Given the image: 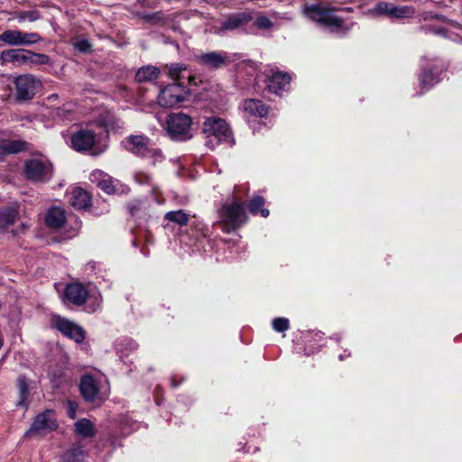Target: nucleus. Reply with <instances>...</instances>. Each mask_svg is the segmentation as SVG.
I'll return each mask as SVG.
<instances>
[{
  "label": "nucleus",
  "mask_w": 462,
  "mask_h": 462,
  "mask_svg": "<svg viewBox=\"0 0 462 462\" xmlns=\"http://www.w3.org/2000/svg\"><path fill=\"white\" fill-rule=\"evenodd\" d=\"M272 327L277 332H284L289 329L290 322L286 318H276L273 320Z\"/></svg>",
  "instance_id": "36"
},
{
  "label": "nucleus",
  "mask_w": 462,
  "mask_h": 462,
  "mask_svg": "<svg viewBox=\"0 0 462 462\" xmlns=\"http://www.w3.org/2000/svg\"><path fill=\"white\" fill-rule=\"evenodd\" d=\"M67 408H68V415L71 419H75L76 415H77L78 405L73 402H68Z\"/></svg>",
  "instance_id": "40"
},
{
  "label": "nucleus",
  "mask_w": 462,
  "mask_h": 462,
  "mask_svg": "<svg viewBox=\"0 0 462 462\" xmlns=\"http://www.w3.org/2000/svg\"><path fill=\"white\" fill-rule=\"evenodd\" d=\"M97 135L91 130H79L70 138L71 147L77 152H88L96 143Z\"/></svg>",
  "instance_id": "15"
},
{
  "label": "nucleus",
  "mask_w": 462,
  "mask_h": 462,
  "mask_svg": "<svg viewBox=\"0 0 462 462\" xmlns=\"http://www.w3.org/2000/svg\"><path fill=\"white\" fill-rule=\"evenodd\" d=\"M83 457V450L80 448H73L63 456L61 462H82Z\"/></svg>",
  "instance_id": "34"
},
{
  "label": "nucleus",
  "mask_w": 462,
  "mask_h": 462,
  "mask_svg": "<svg viewBox=\"0 0 462 462\" xmlns=\"http://www.w3.org/2000/svg\"><path fill=\"white\" fill-rule=\"evenodd\" d=\"M2 346H3V339H2V337H0V349L2 348Z\"/></svg>",
  "instance_id": "41"
},
{
  "label": "nucleus",
  "mask_w": 462,
  "mask_h": 462,
  "mask_svg": "<svg viewBox=\"0 0 462 462\" xmlns=\"http://www.w3.org/2000/svg\"><path fill=\"white\" fill-rule=\"evenodd\" d=\"M55 326L59 331L77 343H81L85 339L83 328L69 319L58 318Z\"/></svg>",
  "instance_id": "16"
},
{
  "label": "nucleus",
  "mask_w": 462,
  "mask_h": 462,
  "mask_svg": "<svg viewBox=\"0 0 462 462\" xmlns=\"http://www.w3.org/2000/svg\"><path fill=\"white\" fill-rule=\"evenodd\" d=\"M202 133L207 139L206 145L210 149L221 143H234L232 132L225 120L209 116L205 119L202 125Z\"/></svg>",
  "instance_id": "1"
},
{
  "label": "nucleus",
  "mask_w": 462,
  "mask_h": 462,
  "mask_svg": "<svg viewBox=\"0 0 462 462\" xmlns=\"http://www.w3.org/2000/svg\"><path fill=\"white\" fill-rule=\"evenodd\" d=\"M14 83L16 98L19 100L32 98L41 87V81L31 74L18 76Z\"/></svg>",
  "instance_id": "9"
},
{
  "label": "nucleus",
  "mask_w": 462,
  "mask_h": 462,
  "mask_svg": "<svg viewBox=\"0 0 462 462\" xmlns=\"http://www.w3.org/2000/svg\"><path fill=\"white\" fill-rule=\"evenodd\" d=\"M49 57L45 54H39L30 51V63L29 64H47Z\"/></svg>",
  "instance_id": "37"
},
{
  "label": "nucleus",
  "mask_w": 462,
  "mask_h": 462,
  "mask_svg": "<svg viewBox=\"0 0 462 462\" xmlns=\"http://www.w3.org/2000/svg\"><path fill=\"white\" fill-rule=\"evenodd\" d=\"M187 95V88L181 82L171 84L160 92L158 103L163 107H172L183 102Z\"/></svg>",
  "instance_id": "7"
},
{
  "label": "nucleus",
  "mask_w": 462,
  "mask_h": 462,
  "mask_svg": "<svg viewBox=\"0 0 462 462\" xmlns=\"http://www.w3.org/2000/svg\"><path fill=\"white\" fill-rule=\"evenodd\" d=\"M266 22H268V19H265V22L262 23L261 24H262V25H265V24H266Z\"/></svg>",
  "instance_id": "44"
},
{
  "label": "nucleus",
  "mask_w": 462,
  "mask_h": 462,
  "mask_svg": "<svg viewBox=\"0 0 462 462\" xmlns=\"http://www.w3.org/2000/svg\"><path fill=\"white\" fill-rule=\"evenodd\" d=\"M169 76L174 80H184V79H191V77L188 75L184 76V72L187 71V66L183 63H172L169 67Z\"/></svg>",
  "instance_id": "31"
},
{
  "label": "nucleus",
  "mask_w": 462,
  "mask_h": 462,
  "mask_svg": "<svg viewBox=\"0 0 462 462\" xmlns=\"http://www.w3.org/2000/svg\"><path fill=\"white\" fill-rule=\"evenodd\" d=\"M57 428L58 422L54 411L46 410L36 415L26 435H45Z\"/></svg>",
  "instance_id": "8"
},
{
  "label": "nucleus",
  "mask_w": 462,
  "mask_h": 462,
  "mask_svg": "<svg viewBox=\"0 0 462 462\" xmlns=\"http://www.w3.org/2000/svg\"><path fill=\"white\" fill-rule=\"evenodd\" d=\"M76 48L82 51V52H88L91 49V44L87 40H81L76 43Z\"/></svg>",
  "instance_id": "39"
},
{
  "label": "nucleus",
  "mask_w": 462,
  "mask_h": 462,
  "mask_svg": "<svg viewBox=\"0 0 462 462\" xmlns=\"http://www.w3.org/2000/svg\"><path fill=\"white\" fill-rule=\"evenodd\" d=\"M41 41L36 32H23L18 30H5L0 34V42L12 46L32 45Z\"/></svg>",
  "instance_id": "10"
},
{
  "label": "nucleus",
  "mask_w": 462,
  "mask_h": 462,
  "mask_svg": "<svg viewBox=\"0 0 462 462\" xmlns=\"http://www.w3.org/2000/svg\"><path fill=\"white\" fill-rule=\"evenodd\" d=\"M164 220L178 225L186 226L189 220V215L182 209L169 211L164 215Z\"/></svg>",
  "instance_id": "26"
},
{
  "label": "nucleus",
  "mask_w": 462,
  "mask_h": 462,
  "mask_svg": "<svg viewBox=\"0 0 462 462\" xmlns=\"http://www.w3.org/2000/svg\"><path fill=\"white\" fill-rule=\"evenodd\" d=\"M18 216L17 208L7 207L0 209V233L5 232L12 226Z\"/></svg>",
  "instance_id": "24"
},
{
  "label": "nucleus",
  "mask_w": 462,
  "mask_h": 462,
  "mask_svg": "<svg viewBox=\"0 0 462 462\" xmlns=\"http://www.w3.org/2000/svg\"><path fill=\"white\" fill-rule=\"evenodd\" d=\"M20 23L29 21L35 22L40 18V13L37 10H29L17 12L14 16Z\"/></svg>",
  "instance_id": "35"
},
{
  "label": "nucleus",
  "mask_w": 462,
  "mask_h": 462,
  "mask_svg": "<svg viewBox=\"0 0 462 462\" xmlns=\"http://www.w3.org/2000/svg\"><path fill=\"white\" fill-rule=\"evenodd\" d=\"M69 204L78 209H85L90 204L89 194L81 188H75L69 197Z\"/></svg>",
  "instance_id": "20"
},
{
  "label": "nucleus",
  "mask_w": 462,
  "mask_h": 462,
  "mask_svg": "<svg viewBox=\"0 0 462 462\" xmlns=\"http://www.w3.org/2000/svg\"><path fill=\"white\" fill-rule=\"evenodd\" d=\"M17 387L19 391V400L17 405L27 409V398H28V383L23 375H20L17 379Z\"/></svg>",
  "instance_id": "30"
},
{
  "label": "nucleus",
  "mask_w": 462,
  "mask_h": 462,
  "mask_svg": "<svg viewBox=\"0 0 462 462\" xmlns=\"http://www.w3.org/2000/svg\"><path fill=\"white\" fill-rule=\"evenodd\" d=\"M291 78L289 74L277 71L273 73L269 78L267 87L270 91L278 93L279 91L285 90L286 87L289 86Z\"/></svg>",
  "instance_id": "18"
},
{
  "label": "nucleus",
  "mask_w": 462,
  "mask_h": 462,
  "mask_svg": "<svg viewBox=\"0 0 462 462\" xmlns=\"http://www.w3.org/2000/svg\"><path fill=\"white\" fill-rule=\"evenodd\" d=\"M303 14L312 21L317 22L330 32L346 30L342 18L335 15L330 10L326 9L320 3L305 5Z\"/></svg>",
  "instance_id": "3"
},
{
  "label": "nucleus",
  "mask_w": 462,
  "mask_h": 462,
  "mask_svg": "<svg viewBox=\"0 0 462 462\" xmlns=\"http://www.w3.org/2000/svg\"><path fill=\"white\" fill-rule=\"evenodd\" d=\"M266 22H268V19H265V22L262 23L261 24H262V25H265V24H266Z\"/></svg>",
  "instance_id": "43"
},
{
  "label": "nucleus",
  "mask_w": 462,
  "mask_h": 462,
  "mask_svg": "<svg viewBox=\"0 0 462 462\" xmlns=\"http://www.w3.org/2000/svg\"><path fill=\"white\" fill-rule=\"evenodd\" d=\"M218 214L220 219L216 224L226 233L239 228L247 221L245 204L238 199H235L230 204L223 205Z\"/></svg>",
  "instance_id": "2"
},
{
  "label": "nucleus",
  "mask_w": 462,
  "mask_h": 462,
  "mask_svg": "<svg viewBox=\"0 0 462 462\" xmlns=\"http://www.w3.org/2000/svg\"><path fill=\"white\" fill-rule=\"evenodd\" d=\"M243 108L251 116L263 117L268 113L267 107L258 99L245 100Z\"/></svg>",
  "instance_id": "22"
},
{
  "label": "nucleus",
  "mask_w": 462,
  "mask_h": 462,
  "mask_svg": "<svg viewBox=\"0 0 462 462\" xmlns=\"http://www.w3.org/2000/svg\"><path fill=\"white\" fill-rule=\"evenodd\" d=\"M66 221L65 212L58 207L51 208L45 217L46 225L53 229H58L63 226Z\"/></svg>",
  "instance_id": "21"
},
{
  "label": "nucleus",
  "mask_w": 462,
  "mask_h": 462,
  "mask_svg": "<svg viewBox=\"0 0 462 462\" xmlns=\"http://www.w3.org/2000/svg\"><path fill=\"white\" fill-rule=\"evenodd\" d=\"M264 199L261 196H255L249 203V210L252 214H261L262 217H267L269 216V210L263 208Z\"/></svg>",
  "instance_id": "32"
},
{
  "label": "nucleus",
  "mask_w": 462,
  "mask_h": 462,
  "mask_svg": "<svg viewBox=\"0 0 462 462\" xmlns=\"http://www.w3.org/2000/svg\"><path fill=\"white\" fill-rule=\"evenodd\" d=\"M51 166L50 163L38 159H32L25 164V174L29 180L45 181L50 179Z\"/></svg>",
  "instance_id": "11"
},
{
  "label": "nucleus",
  "mask_w": 462,
  "mask_h": 462,
  "mask_svg": "<svg viewBox=\"0 0 462 462\" xmlns=\"http://www.w3.org/2000/svg\"><path fill=\"white\" fill-rule=\"evenodd\" d=\"M75 430L78 435L88 438L95 435V430L93 423L87 419H82L75 423Z\"/></svg>",
  "instance_id": "29"
},
{
  "label": "nucleus",
  "mask_w": 462,
  "mask_h": 462,
  "mask_svg": "<svg viewBox=\"0 0 462 462\" xmlns=\"http://www.w3.org/2000/svg\"><path fill=\"white\" fill-rule=\"evenodd\" d=\"M90 180L107 194H113L116 191L114 180L102 171H94L90 175Z\"/></svg>",
  "instance_id": "19"
},
{
  "label": "nucleus",
  "mask_w": 462,
  "mask_h": 462,
  "mask_svg": "<svg viewBox=\"0 0 462 462\" xmlns=\"http://www.w3.org/2000/svg\"><path fill=\"white\" fill-rule=\"evenodd\" d=\"M65 297L68 301L77 306L83 305L87 299L93 300V303L88 306V312H95L97 310L102 302V299L99 294H89L88 291L80 283L69 284L65 290Z\"/></svg>",
  "instance_id": "5"
},
{
  "label": "nucleus",
  "mask_w": 462,
  "mask_h": 462,
  "mask_svg": "<svg viewBox=\"0 0 462 462\" xmlns=\"http://www.w3.org/2000/svg\"><path fill=\"white\" fill-rule=\"evenodd\" d=\"M266 22H268V19H265V22L262 23L261 24H262V25H265V24H266Z\"/></svg>",
  "instance_id": "42"
},
{
  "label": "nucleus",
  "mask_w": 462,
  "mask_h": 462,
  "mask_svg": "<svg viewBox=\"0 0 462 462\" xmlns=\"http://www.w3.org/2000/svg\"><path fill=\"white\" fill-rule=\"evenodd\" d=\"M26 143L20 140H1L0 151L4 153H17L25 149Z\"/></svg>",
  "instance_id": "27"
},
{
  "label": "nucleus",
  "mask_w": 462,
  "mask_h": 462,
  "mask_svg": "<svg viewBox=\"0 0 462 462\" xmlns=\"http://www.w3.org/2000/svg\"><path fill=\"white\" fill-rule=\"evenodd\" d=\"M339 359H340V360H343V359H344V356H343V355H340V356H339Z\"/></svg>",
  "instance_id": "45"
},
{
  "label": "nucleus",
  "mask_w": 462,
  "mask_h": 462,
  "mask_svg": "<svg viewBox=\"0 0 462 462\" xmlns=\"http://www.w3.org/2000/svg\"><path fill=\"white\" fill-rule=\"evenodd\" d=\"M196 60L202 66L217 69L232 61L230 55L226 51H209L196 57Z\"/></svg>",
  "instance_id": "12"
},
{
  "label": "nucleus",
  "mask_w": 462,
  "mask_h": 462,
  "mask_svg": "<svg viewBox=\"0 0 462 462\" xmlns=\"http://www.w3.org/2000/svg\"><path fill=\"white\" fill-rule=\"evenodd\" d=\"M246 15L243 14L231 15L222 23L220 31L235 30L246 23Z\"/></svg>",
  "instance_id": "28"
},
{
  "label": "nucleus",
  "mask_w": 462,
  "mask_h": 462,
  "mask_svg": "<svg viewBox=\"0 0 462 462\" xmlns=\"http://www.w3.org/2000/svg\"><path fill=\"white\" fill-rule=\"evenodd\" d=\"M439 81V73L424 69L420 76V84L423 88L429 89Z\"/></svg>",
  "instance_id": "33"
},
{
  "label": "nucleus",
  "mask_w": 462,
  "mask_h": 462,
  "mask_svg": "<svg viewBox=\"0 0 462 462\" xmlns=\"http://www.w3.org/2000/svg\"><path fill=\"white\" fill-rule=\"evenodd\" d=\"M192 118L184 113H171L167 116L165 130L171 140L187 141L192 138Z\"/></svg>",
  "instance_id": "4"
},
{
  "label": "nucleus",
  "mask_w": 462,
  "mask_h": 462,
  "mask_svg": "<svg viewBox=\"0 0 462 462\" xmlns=\"http://www.w3.org/2000/svg\"><path fill=\"white\" fill-rule=\"evenodd\" d=\"M135 181L139 184H149L152 182V175L146 173V172H143V171H139V172H136L134 176Z\"/></svg>",
  "instance_id": "38"
},
{
  "label": "nucleus",
  "mask_w": 462,
  "mask_h": 462,
  "mask_svg": "<svg viewBox=\"0 0 462 462\" xmlns=\"http://www.w3.org/2000/svg\"><path fill=\"white\" fill-rule=\"evenodd\" d=\"M79 389L87 402L97 406L103 403L107 397V393L102 390L99 383L90 375H85L81 378Z\"/></svg>",
  "instance_id": "6"
},
{
  "label": "nucleus",
  "mask_w": 462,
  "mask_h": 462,
  "mask_svg": "<svg viewBox=\"0 0 462 462\" xmlns=\"http://www.w3.org/2000/svg\"><path fill=\"white\" fill-rule=\"evenodd\" d=\"M2 58L5 61L13 62L16 66L28 65L30 63V51L25 49H14L2 52Z\"/></svg>",
  "instance_id": "17"
},
{
  "label": "nucleus",
  "mask_w": 462,
  "mask_h": 462,
  "mask_svg": "<svg viewBox=\"0 0 462 462\" xmlns=\"http://www.w3.org/2000/svg\"><path fill=\"white\" fill-rule=\"evenodd\" d=\"M142 159L146 161L149 165L156 166L164 162L165 155L161 148L156 146L155 143H152L148 149L145 151L144 154L142 156Z\"/></svg>",
  "instance_id": "23"
},
{
  "label": "nucleus",
  "mask_w": 462,
  "mask_h": 462,
  "mask_svg": "<svg viewBox=\"0 0 462 462\" xmlns=\"http://www.w3.org/2000/svg\"><path fill=\"white\" fill-rule=\"evenodd\" d=\"M152 143V141L143 134H132L122 141L125 150L140 158H142Z\"/></svg>",
  "instance_id": "13"
},
{
  "label": "nucleus",
  "mask_w": 462,
  "mask_h": 462,
  "mask_svg": "<svg viewBox=\"0 0 462 462\" xmlns=\"http://www.w3.org/2000/svg\"><path fill=\"white\" fill-rule=\"evenodd\" d=\"M161 74L160 69L154 66H145L138 69L135 79L138 82H148L158 79Z\"/></svg>",
  "instance_id": "25"
},
{
  "label": "nucleus",
  "mask_w": 462,
  "mask_h": 462,
  "mask_svg": "<svg viewBox=\"0 0 462 462\" xmlns=\"http://www.w3.org/2000/svg\"><path fill=\"white\" fill-rule=\"evenodd\" d=\"M374 11L392 18H410L415 14V10L411 6H396L387 2L378 3L374 7Z\"/></svg>",
  "instance_id": "14"
}]
</instances>
